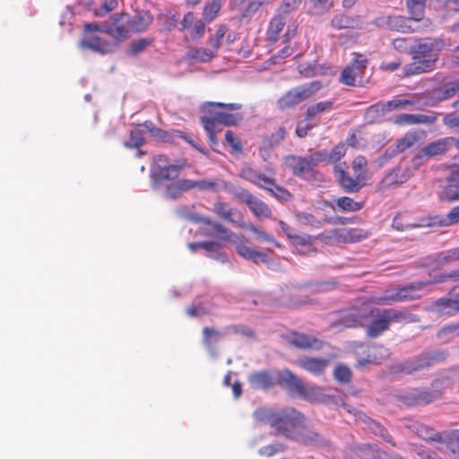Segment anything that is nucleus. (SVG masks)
I'll return each instance as SVG.
<instances>
[{"mask_svg":"<svg viewBox=\"0 0 459 459\" xmlns=\"http://www.w3.org/2000/svg\"><path fill=\"white\" fill-rule=\"evenodd\" d=\"M445 47L442 39L426 38L413 41L411 48L412 62L404 67L406 76L420 74L434 70L439 53Z\"/></svg>","mask_w":459,"mask_h":459,"instance_id":"f257e3e1","label":"nucleus"},{"mask_svg":"<svg viewBox=\"0 0 459 459\" xmlns=\"http://www.w3.org/2000/svg\"><path fill=\"white\" fill-rule=\"evenodd\" d=\"M448 357L446 350H426L397 366L398 370L407 375L428 370L430 368L444 362Z\"/></svg>","mask_w":459,"mask_h":459,"instance_id":"f03ea898","label":"nucleus"},{"mask_svg":"<svg viewBox=\"0 0 459 459\" xmlns=\"http://www.w3.org/2000/svg\"><path fill=\"white\" fill-rule=\"evenodd\" d=\"M240 108L241 105L238 103L209 102L202 108L203 111L207 113L208 116L203 117L201 119L212 120L214 126L216 124L235 126L242 119V116L238 113L231 114L228 111L238 110Z\"/></svg>","mask_w":459,"mask_h":459,"instance_id":"7ed1b4c3","label":"nucleus"},{"mask_svg":"<svg viewBox=\"0 0 459 459\" xmlns=\"http://www.w3.org/2000/svg\"><path fill=\"white\" fill-rule=\"evenodd\" d=\"M297 417L298 411L293 408H286L278 412L269 408H259L254 411V418L257 422L270 425L279 435H283L287 425H290V418Z\"/></svg>","mask_w":459,"mask_h":459,"instance_id":"20e7f679","label":"nucleus"},{"mask_svg":"<svg viewBox=\"0 0 459 459\" xmlns=\"http://www.w3.org/2000/svg\"><path fill=\"white\" fill-rule=\"evenodd\" d=\"M428 285L429 283L424 281L410 283L396 290H387L382 297L375 298L374 302L378 305H390L394 302L417 299L423 295L421 292Z\"/></svg>","mask_w":459,"mask_h":459,"instance_id":"39448f33","label":"nucleus"},{"mask_svg":"<svg viewBox=\"0 0 459 459\" xmlns=\"http://www.w3.org/2000/svg\"><path fill=\"white\" fill-rule=\"evenodd\" d=\"M304 417L298 411L296 419L290 418L282 436L304 445H321L323 438L316 432L301 426Z\"/></svg>","mask_w":459,"mask_h":459,"instance_id":"423d86ee","label":"nucleus"},{"mask_svg":"<svg viewBox=\"0 0 459 459\" xmlns=\"http://www.w3.org/2000/svg\"><path fill=\"white\" fill-rule=\"evenodd\" d=\"M322 87V83L318 81H314L296 88L291 89L285 93L279 100L278 107L281 109L291 108L294 106L309 99Z\"/></svg>","mask_w":459,"mask_h":459,"instance_id":"0eeeda50","label":"nucleus"},{"mask_svg":"<svg viewBox=\"0 0 459 459\" xmlns=\"http://www.w3.org/2000/svg\"><path fill=\"white\" fill-rule=\"evenodd\" d=\"M367 63L368 60L363 55L354 54L351 63L342 71L340 81L350 86L361 84Z\"/></svg>","mask_w":459,"mask_h":459,"instance_id":"6e6552de","label":"nucleus"},{"mask_svg":"<svg viewBox=\"0 0 459 459\" xmlns=\"http://www.w3.org/2000/svg\"><path fill=\"white\" fill-rule=\"evenodd\" d=\"M154 165L151 169L153 179V187L158 188L162 180H170L178 178L180 166L169 165L166 157L158 155L154 157Z\"/></svg>","mask_w":459,"mask_h":459,"instance_id":"1a4fd4ad","label":"nucleus"},{"mask_svg":"<svg viewBox=\"0 0 459 459\" xmlns=\"http://www.w3.org/2000/svg\"><path fill=\"white\" fill-rule=\"evenodd\" d=\"M408 180V175L402 167H394L389 170L376 186L377 191L384 193L396 188Z\"/></svg>","mask_w":459,"mask_h":459,"instance_id":"9d476101","label":"nucleus"},{"mask_svg":"<svg viewBox=\"0 0 459 459\" xmlns=\"http://www.w3.org/2000/svg\"><path fill=\"white\" fill-rule=\"evenodd\" d=\"M448 150V143L445 139L432 142L422 148L412 158V162L415 166H420L428 160L437 155H442Z\"/></svg>","mask_w":459,"mask_h":459,"instance_id":"9b49d317","label":"nucleus"},{"mask_svg":"<svg viewBox=\"0 0 459 459\" xmlns=\"http://www.w3.org/2000/svg\"><path fill=\"white\" fill-rule=\"evenodd\" d=\"M420 140V136L415 132H409L405 134L402 138H399L394 144L385 149L382 159L384 161L391 160L397 154L403 152L407 149L415 145Z\"/></svg>","mask_w":459,"mask_h":459,"instance_id":"f8f14e48","label":"nucleus"},{"mask_svg":"<svg viewBox=\"0 0 459 459\" xmlns=\"http://www.w3.org/2000/svg\"><path fill=\"white\" fill-rule=\"evenodd\" d=\"M371 314L373 316L372 323L368 325L367 329V334L369 337L375 338L380 335L382 333L386 331L389 327V321L385 316V310L382 311L377 310L376 314H374L373 310H370L369 313L367 311L359 313V318H366L368 315Z\"/></svg>","mask_w":459,"mask_h":459,"instance_id":"ddd939ff","label":"nucleus"},{"mask_svg":"<svg viewBox=\"0 0 459 459\" xmlns=\"http://www.w3.org/2000/svg\"><path fill=\"white\" fill-rule=\"evenodd\" d=\"M438 195L442 201L454 202L459 199V167L452 169Z\"/></svg>","mask_w":459,"mask_h":459,"instance_id":"4468645a","label":"nucleus"},{"mask_svg":"<svg viewBox=\"0 0 459 459\" xmlns=\"http://www.w3.org/2000/svg\"><path fill=\"white\" fill-rule=\"evenodd\" d=\"M334 173L336 178L347 193H358L364 186L365 180L354 176L351 178L341 166L337 165L334 167Z\"/></svg>","mask_w":459,"mask_h":459,"instance_id":"2eb2a0df","label":"nucleus"},{"mask_svg":"<svg viewBox=\"0 0 459 459\" xmlns=\"http://www.w3.org/2000/svg\"><path fill=\"white\" fill-rule=\"evenodd\" d=\"M406 5L411 14V20L416 22H421L413 30H424L430 26V21L424 19L426 0H406Z\"/></svg>","mask_w":459,"mask_h":459,"instance_id":"dca6fc26","label":"nucleus"},{"mask_svg":"<svg viewBox=\"0 0 459 459\" xmlns=\"http://www.w3.org/2000/svg\"><path fill=\"white\" fill-rule=\"evenodd\" d=\"M251 388L255 390H266L275 385L273 374L267 370L252 372L247 377Z\"/></svg>","mask_w":459,"mask_h":459,"instance_id":"f3484780","label":"nucleus"},{"mask_svg":"<svg viewBox=\"0 0 459 459\" xmlns=\"http://www.w3.org/2000/svg\"><path fill=\"white\" fill-rule=\"evenodd\" d=\"M213 212L221 219L238 226H243V216L239 211L231 208L228 204L217 202L213 204Z\"/></svg>","mask_w":459,"mask_h":459,"instance_id":"a211bd4d","label":"nucleus"},{"mask_svg":"<svg viewBox=\"0 0 459 459\" xmlns=\"http://www.w3.org/2000/svg\"><path fill=\"white\" fill-rule=\"evenodd\" d=\"M437 120V115L433 112L428 114H400L395 117L397 125H432Z\"/></svg>","mask_w":459,"mask_h":459,"instance_id":"6ab92c4d","label":"nucleus"},{"mask_svg":"<svg viewBox=\"0 0 459 459\" xmlns=\"http://www.w3.org/2000/svg\"><path fill=\"white\" fill-rule=\"evenodd\" d=\"M238 177L260 188L267 187L268 184H272L270 176L263 174L247 165L239 169Z\"/></svg>","mask_w":459,"mask_h":459,"instance_id":"aec40b11","label":"nucleus"},{"mask_svg":"<svg viewBox=\"0 0 459 459\" xmlns=\"http://www.w3.org/2000/svg\"><path fill=\"white\" fill-rule=\"evenodd\" d=\"M82 49H89L100 55L113 52V48L108 41L95 36L84 37L79 43Z\"/></svg>","mask_w":459,"mask_h":459,"instance_id":"412c9836","label":"nucleus"},{"mask_svg":"<svg viewBox=\"0 0 459 459\" xmlns=\"http://www.w3.org/2000/svg\"><path fill=\"white\" fill-rule=\"evenodd\" d=\"M203 334L204 342L206 346L208 352L212 358H216L218 356V352L215 349V344L221 340V338L228 335V333H226V327L222 330L204 327L203 329Z\"/></svg>","mask_w":459,"mask_h":459,"instance_id":"4be33fe9","label":"nucleus"},{"mask_svg":"<svg viewBox=\"0 0 459 459\" xmlns=\"http://www.w3.org/2000/svg\"><path fill=\"white\" fill-rule=\"evenodd\" d=\"M435 308L442 314L452 315L459 311V290L450 294L448 298H441L435 304Z\"/></svg>","mask_w":459,"mask_h":459,"instance_id":"5701e85b","label":"nucleus"},{"mask_svg":"<svg viewBox=\"0 0 459 459\" xmlns=\"http://www.w3.org/2000/svg\"><path fill=\"white\" fill-rule=\"evenodd\" d=\"M287 160L293 173L299 177L307 178L314 170L311 161H309L307 157L291 156Z\"/></svg>","mask_w":459,"mask_h":459,"instance_id":"b1692460","label":"nucleus"},{"mask_svg":"<svg viewBox=\"0 0 459 459\" xmlns=\"http://www.w3.org/2000/svg\"><path fill=\"white\" fill-rule=\"evenodd\" d=\"M297 364L314 375H320L328 366V360L325 359L303 357L299 359Z\"/></svg>","mask_w":459,"mask_h":459,"instance_id":"393cba45","label":"nucleus"},{"mask_svg":"<svg viewBox=\"0 0 459 459\" xmlns=\"http://www.w3.org/2000/svg\"><path fill=\"white\" fill-rule=\"evenodd\" d=\"M279 381L283 384L289 389V391L298 395L299 394L304 385L301 379H299L289 369L282 370L279 374Z\"/></svg>","mask_w":459,"mask_h":459,"instance_id":"a878e982","label":"nucleus"},{"mask_svg":"<svg viewBox=\"0 0 459 459\" xmlns=\"http://www.w3.org/2000/svg\"><path fill=\"white\" fill-rule=\"evenodd\" d=\"M385 316L391 323H415L419 322L420 319L416 315H413L407 310L386 308Z\"/></svg>","mask_w":459,"mask_h":459,"instance_id":"bb28decb","label":"nucleus"},{"mask_svg":"<svg viewBox=\"0 0 459 459\" xmlns=\"http://www.w3.org/2000/svg\"><path fill=\"white\" fill-rule=\"evenodd\" d=\"M236 250L241 257L255 264L269 262V258L264 253L254 250L244 244H238Z\"/></svg>","mask_w":459,"mask_h":459,"instance_id":"cd10ccee","label":"nucleus"},{"mask_svg":"<svg viewBox=\"0 0 459 459\" xmlns=\"http://www.w3.org/2000/svg\"><path fill=\"white\" fill-rule=\"evenodd\" d=\"M189 219L194 222H203L206 225H209L218 234H220L221 238L224 240H228L230 238V232L229 230L224 227L222 224L212 221L208 217H203L199 214H190Z\"/></svg>","mask_w":459,"mask_h":459,"instance_id":"c85d7f7f","label":"nucleus"},{"mask_svg":"<svg viewBox=\"0 0 459 459\" xmlns=\"http://www.w3.org/2000/svg\"><path fill=\"white\" fill-rule=\"evenodd\" d=\"M459 92V79L447 82L442 87L436 89L433 92V98L437 101H442L454 97Z\"/></svg>","mask_w":459,"mask_h":459,"instance_id":"c756f323","label":"nucleus"},{"mask_svg":"<svg viewBox=\"0 0 459 459\" xmlns=\"http://www.w3.org/2000/svg\"><path fill=\"white\" fill-rule=\"evenodd\" d=\"M316 238L310 235H295L291 244L303 255H310L316 251L313 243Z\"/></svg>","mask_w":459,"mask_h":459,"instance_id":"7c9ffc66","label":"nucleus"},{"mask_svg":"<svg viewBox=\"0 0 459 459\" xmlns=\"http://www.w3.org/2000/svg\"><path fill=\"white\" fill-rule=\"evenodd\" d=\"M287 22V17L284 13L275 15L270 22L267 30L268 40L274 42L277 40L279 34L284 28Z\"/></svg>","mask_w":459,"mask_h":459,"instance_id":"2f4dec72","label":"nucleus"},{"mask_svg":"<svg viewBox=\"0 0 459 459\" xmlns=\"http://www.w3.org/2000/svg\"><path fill=\"white\" fill-rule=\"evenodd\" d=\"M413 432H415L420 438L430 441H440L441 436L433 429L419 422H413L409 426Z\"/></svg>","mask_w":459,"mask_h":459,"instance_id":"473e14b6","label":"nucleus"},{"mask_svg":"<svg viewBox=\"0 0 459 459\" xmlns=\"http://www.w3.org/2000/svg\"><path fill=\"white\" fill-rule=\"evenodd\" d=\"M289 342L298 348H316L317 340L313 336L300 333H292L289 336Z\"/></svg>","mask_w":459,"mask_h":459,"instance_id":"72a5a7b5","label":"nucleus"},{"mask_svg":"<svg viewBox=\"0 0 459 459\" xmlns=\"http://www.w3.org/2000/svg\"><path fill=\"white\" fill-rule=\"evenodd\" d=\"M224 190L231 194L238 201L245 203L247 205L255 196L248 190L227 181L226 184H224Z\"/></svg>","mask_w":459,"mask_h":459,"instance_id":"f704fd0d","label":"nucleus"},{"mask_svg":"<svg viewBox=\"0 0 459 459\" xmlns=\"http://www.w3.org/2000/svg\"><path fill=\"white\" fill-rule=\"evenodd\" d=\"M188 247L192 252H195L198 248H202L210 254V257L213 259H221V255L219 253L221 245L217 242H195L189 243Z\"/></svg>","mask_w":459,"mask_h":459,"instance_id":"c9c22d12","label":"nucleus"},{"mask_svg":"<svg viewBox=\"0 0 459 459\" xmlns=\"http://www.w3.org/2000/svg\"><path fill=\"white\" fill-rule=\"evenodd\" d=\"M224 184H226V181L220 178H204L195 180V188L200 191L219 192L222 189L224 190Z\"/></svg>","mask_w":459,"mask_h":459,"instance_id":"e433bc0d","label":"nucleus"},{"mask_svg":"<svg viewBox=\"0 0 459 459\" xmlns=\"http://www.w3.org/2000/svg\"><path fill=\"white\" fill-rule=\"evenodd\" d=\"M144 129L142 126H136L131 132L130 137L124 143L126 148L135 149L143 146L145 143L143 138Z\"/></svg>","mask_w":459,"mask_h":459,"instance_id":"4c0bfd02","label":"nucleus"},{"mask_svg":"<svg viewBox=\"0 0 459 459\" xmlns=\"http://www.w3.org/2000/svg\"><path fill=\"white\" fill-rule=\"evenodd\" d=\"M247 206L256 217L268 218L271 216L272 212L269 206L256 196L251 199Z\"/></svg>","mask_w":459,"mask_h":459,"instance_id":"58836bf2","label":"nucleus"},{"mask_svg":"<svg viewBox=\"0 0 459 459\" xmlns=\"http://www.w3.org/2000/svg\"><path fill=\"white\" fill-rule=\"evenodd\" d=\"M374 356L373 359H367L358 362V367H363L368 363H380L382 359L389 356L388 351L383 346H375L371 349L369 357Z\"/></svg>","mask_w":459,"mask_h":459,"instance_id":"ea45409f","label":"nucleus"},{"mask_svg":"<svg viewBox=\"0 0 459 459\" xmlns=\"http://www.w3.org/2000/svg\"><path fill=\"white\" fill-rule=\"evenodd\" d=\"M333 107V101L331 100L318 102L307 109L306 117L311 119L322 113L332 110Z\"/></svg>","mask_w":459,"mask_h":459,"instance_id":"a19ab883","label":"nucleus"},{"mask_svg":"<svg viewBox=\"0 0 459 459\" xmlns=\"http://www.w3.org/2000/svg\"><path fill=\"white\" fill-rule=\"evenodd\" d=\"M331 25L337 30L355 28L357 21L345 14H337L333 18Z\"/></svg>","mask_w":459,"mask_h":459,"instance_id":"79ce46f5","label":"nucleus"},{"mask_svg":"<svg viewBox=\"0 0 459 459\" xmlns=\"http://www.w3.org/2000/svg\"><path fill=\"white\" fill-rule=\"evenodd\" d=\"M299 396L308 401H321L323 398L322 389L316 385H303Z\"/></svg>","mask_w":459,"mask_h":459,"instance_id":"37998d69","label":"nucleus"},{"mask_svg":"<svg viewBox=\"0 0 459 459\" xmlns=\"http://www.w3.org/2000/svg\"><path fill=\"white\" fill-rule=\"evenodd\" d=\"M221 8V0H212L204 5L203 16L207 22H212Z\"/></svg>","mask_w":459,"mask_h":459,"instance_id":"c03bdc74","label":"nucleus"},{"mask_svg":"<svg viewBox=\"0 0 459 459\" xmlns=\"http://www.w3.org/2000/svg\"><path fill=\"white\" fill-rule=\"evenodd\" d=\"M437 339L446 343L452 341L455 336H459V324L450 325L443 327L437 333Z\"/></svg>","mask_w":459,"mask_h":459,"instance_id":"a18cd8bd","label":"nucleus"},{"mask_svg":"<svg viewBox=\"0 0 459 459\" xmlns=\"http://www.w3.org/2000/svg\"><path fill=\"white\" fill-rule=\"evenodd\" d=\"M334 231L335 232L340 231L341 233L339 234V236L343 238L344 240L351 241V242H358V241H360L361 239L368 238L367 232H364L361 230H357V229H351V230L343 229V230H334Z\"/></svg>","mask_w":459,"mask_h":459,"instance_id":"49530a36","label":"nucleus"},{"mask_svg":"<svg viewBox=\"0 0 459 459\" xmlns=\"http://www.w3.org/2000/svg\"><path fill=\"white\" fill-rule=\"evenodd\" d=\"M213 50L209 48H195L188 53V56L192 59H196L200 62L206 63L210 62L214 57Z\"/></svg>","mask_w":459,"mask_h":459,"instance_id":"de8ad7c7","label":"nucleus"},{"mask_svg":"<svg viewBox=\"0 0 459 459\" xmlns=\"http://www.w3.org/2000/svg\"><path fill=\"white\" fill-rule=\"evenodd\" d=\"M336 205L344 212H356L361 209V204L348 196H342L336 200Z\"/></svg>","mask_w":459,"mask_h":459,"instance_id":"09e8293b","label":"nucleus"},{"mask_svg":"<svg viewBox=\"0 0 459 459\" xmlns=\"http://www.w3.org/2000/svg\"><path fill=\"white\" fill-rule=\"evenodd\" d=\"M367 164L368 161L365 157L363 156H358L356 157L353 161L351 168L354 172V176L359 177V178L366 180L367 178Z\"/></svg>","mask_w":459,"mask_h":459,"instance_id":"8fccbe9b","label":"nucleus"},{"mask_svg":"<svg viewBox=\"0 0 459 459\" xmlns=\"http://www.w3.org/2000/svg\"><path fill=\"white\" fill-rule=\"evenodd\" d=\"M271 182H272V184H268L267 187H264V189L270 192L274 197H276L279 200H281V201L289 200V198L290 196V194L289 193V191L286 190L285 188L278 186L275 183L274 179L272 178H271Z\"/></svg>","mask_w":459,"mask_h":459,"instance_id":"3c124183","label":"nucleus"},{"mask_svg":"<svg viewBox=\"0 0 459 459\" xmlns=\"http://www.w3.org/2000/svg\"><path fill=\"white\" fill-rule=\"evenodd\" d=\"M385 110V105H373L367 109L365 118L368 123H374L384 116Z\"/></svg>","mask_w":459,"mask_h":459,"instance_id":"603ef678","label":"nucleus"},{"mask_svg":"<svg viewBox=\"0 0 459 459\" xmlns=\"http://www.w3.org/2000/svg\"><path fill=\"white\" fill-rule=\"evenodd\" d=\"M459 261V247L444 251L438 255L439 264H448Z\"/></svg>","mask_w":459,"mask_h":459,"instance_id":"864d4df0","label":"nucleus"},{"mask_svg":"<svg viewBox=\"0 0 459 459\" xmlns=\"http://www.w3.org/2000/svg\"><path fill=\"white\" fill-rule=\"evenodd\" d=\"M228 29L225 25H221L217 29L213 38L209 39V45L214 51H217L221 46V40L224 38Z\"/></svg>","mask_w":459,"mask_h":459,"instance_id":"5fc2aeb1","label":"nucleus"},{"mask_svg":"<svg viewBox=\"0 0 459 459\" xmlns=\"http://www.w3.org/2000/svg\"><path fill=\"white\" fill-rule=\"evenodd\" d=\"M459 223V205L451 209L445 218L440 220L441 226H450Z\"/></svg>","mask_w":459,"mask_h":459,"instance_id":"6e6d98bb","label":"nucleus"},{"mask_svg":"<svg viewBox=\"0 0 459 459\" xmlns=\"http://www.w3.org/2000/svg\"><path fill=\"white\" fill-rule=\"evenodd\" d=\"M298 221L302 225H309L315 228H320L321 222L312 214L307 212H299L296 215Z\"/></svg>","mask_w":459,"mask_h":459,"instance_id":"4d7b16f0","label":"nucleus"},{"mask_svg":"<svg viewBox=\"0 0 459 459\" xmlns=\"http://www.w3.org/2000/svg\"><path fill=\"white\" fill-rule=\"evenodd\" d=\"M333 375L335 379L342 383H348L351 377V373L349 368L342 365L337 366L335 368Z\"/></svg>","mask_w":459,"mask_h":459,"instance_id":"13d9d810","label":"nucleus"},{"mask_svg":"<svg viewBox=\"0 0 459 459\" xmlns=\"http://www.w3.org/2000/svg\"><path fill=\"white\" fill-rule=\"evenodd\" d=\"M226 333H228V334L239 333V334H242V335H244L246 337H249V338L254 337V332L252 329L246 327L244 325H232L227 326Z\"/></svg>","mask_w":459,"mask_h":459,"instance_id":"bf43d9fd","label":"nucleus"},{"mask_svg":"<svg viewBox=\"0 0 459 459\" xmlns=\"http://www.w3.org/2000/svg\"><path fill=\"white\" fill-rule=\"evenodd\" d=\"M393 46L401 52L409 51L413 46L412 39L398 38L393 40Z\"/></svg>","mask_w":459,"mask_h":459,"instance_id":"052dcab7","label":"nucleus"},{"mask_svg":"<svg viewBox=\"0 0 459 459\" xmlns=\"http://www.w3.org/2000/svg\"><path fill=\"white\" fill-rule=\"evenodd\" d=\"M210 312H211L210 307H208L206 305H204L203 303L194 305L193 307H188L186 309L187 315L192 317L203 316Z\"/></svg>","mask_w":459,"mask_h":459,"instance_id":"680f3d73","label":"nucleus"},{"mask_svg":"<svg viewBox=\"0 0 459 459\" xmlns=\"http://www.w3.org/2000/svg\"><path fill=\"white\" fill-rule=\"evenodd\" d=\"M152 42V39H141L131 44L130 52L132 55H137L143 52Z\"/></svg>","mask_w":459,"mask_h":459,"instance_id":"e2e57ef3","label":"nucleus"},{"mask_svg":"<svg viewBox=\"0 0 459 459\" xmlns=\"http://www.w3.org/2000/svg\"><path fill=\"white\" fill-rule=\"evenodd\" d=\"M191 38L195 40L202 38L205 31V23L202 20L195 22L193 26L189 29Z\"/></svg>","mask_w":459,"mask_h":459,"instance_id":"0e129e2a","label":"nucleus"},{"mask_svg":"<svg viewBox=\"0 0 459 459\" xmlns=\"http://www.w3.org/2000/svg\"><path fill=\"white\" fill-rule=\"evenodd\" d=\"M284 450V446L280 443L272 444L259 449V454L265 456H273Z\"/></svg>","mask_w":459,"mask_h":459,"instance_id":"69168bd1","label":"nucleus"},{"mask_svg":"<svg viewBox=\"0 0 459 459\" xmlns=\"http://www.w3.org/2000/svg\"><path fill=\"white\" fill-rule=\"evenodd\" d=\"M309 2L316 13H323L328 11L333 5L332 0H309Z\"/></svg>","mask_w":459,"mask_h":459,"instance_id":"338daca9","label":"nucleus"},{"mask_svg":"<svg viewBox=\"0 0 459 459\" xmlns=\"http://www.w3.org/2000/svg\"><path fill=\"white\" fill-rule=\"evenodd\" d=\"M302 0H282L279 8L281 13L287 14L296 11L300 5Z\"/></svg>","mask_w":459,"mask_h":459,"instance_id":"774afa93","label":"nucleus"}]
</instances>
